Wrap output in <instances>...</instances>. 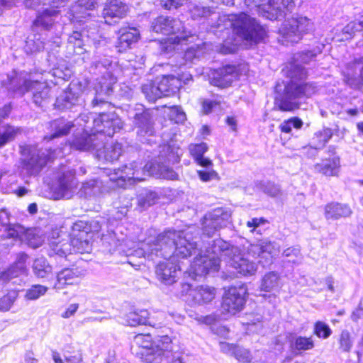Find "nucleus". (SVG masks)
Wrapping results in <instances>:
<instances>
[{
  "label": "nucleus",
  "mask_w": 363,
  "mask_h": 363,
  "mask_svg": "<svg viewBox=\"0 0 363 363\" xmlns=\"http://www.w3.org/2000/svg\"><path fill=\"white\" fill-rule=\"evenodd\" d=\"M198 230L191 226L182 230H167L156 238H148L143 244L144 256L153 259L154 257H164L166 260L160 262L156 267L155 274L157 279L166 285L176 282L180 268L174 263V257L186 258L196 252L197 242L194 241L193 235Z\"/></svg>",
  "instance_id": "nucleus-1"
},
{
  "label": "nucleus",
  "mask_w": 363,
  "mask_h": 363,
  "mask_svg": "<svg viewBox=\"0 0 363 363\" xmlns=\"http://www.w3.org/2000/svg\"><path fill=\"white\" fill-rule=\"evenodd\" d=\"M199 250L191 264L190 273L195 277L204 276L211 271H218L220 263L224 262L243 276H252L257 269L256 263L244 257L240 248L218 238L214 240L205 254Z\"/></svg>",
  "instance_id": "nucleus-2"
},
{
  "label": "nucleus",
  "mask_w": 363,
  "mask_h": 363,
  "mask_svg": "<svg viewBox=\"0 0 363 363\" xmlns=\"http://www.w3.org/2000/svg\"><path fill=\"white\" fill-rule=\"evenodd\" d=\"M219 21L224 23V27L230 26L233 28L234 34L240 39L234 38L233 40L226 39L222 45L220 51L223 54H230L236 52L240 40H245L250 43H257L262 41L266 36L265 28L258 22L245 13L237 14L223 15L219 17Z\"/></svg>",
  "instance_id": "nucleus-3"
},
{
  "label": "nucleus",
  "mask_w": 363,
  "mask_h": 363,
  "mask_svg": "<svg viewBox=\"0 0 363 363\" xmlns=\"http://www.w3.org/2000/svg\"><path fill=\"white\" fill-rule=\"evenodd\" d=\"M9 91L22 96L26 92L33 93V101L40 106L50 97V88L45 81L33 79L31 74L22 72L9 79Z\"/></svg>",
  "instance_id": "nucleus-4"
},
{
  "label": "nucleus",
  "mask_w": 363,
  "mask_h": 363,
  "mask_svg": "<svg viewBox=\"0 0 363 363\" xmlns=\"http://www.w3.org/2000/svg\"><path fill=\"white\" fill-rule=\"evenodd\" d=\"M94 67L102 76L95 86V96L92 100L94 107L108 104V97L112 94L113 85L116 82V78L112 74L113 65L110 59H100L94 63Z\"/></svg>",
  "instance_id": "nucleus-5"
},
{
  "label": "nucleus",
  "mask_w": 363,
  "mask_h": 363,
  "mask_svg": "<svg viewBox=\"0 0 363 363\" xmlns=\"http://www.w3.org/2000/svg\"><path fill=\"white\" fill-rule=\"evenodd\" d=\"M317 91L313 83L292 84L286 86L284 93L275 98V104L280 110L284 111L298 108V99L302 96H309Z\"/></svg>",
  "instance_id": "nucleus-6"
},
{
  "label": "nucleus",
  "mask_w": 363,
  "mask_h": 363,
  "mask_svg": "<svg viewBox=\"0 0 363 363\" xmlns=\"http://www.w3.org/2000/svg\"><path fill=\"white\" fill-rule=\"evenodd\" d=\"M151 30L157 33L172 35L168 38V41L174 45H178L186 40L191 35L190 32L185 30L182 21L164 16L154 19L151 24Z\"/></svg>",
  "instance_id": "nucleus-7"
},
{
  "label": "nucleus",
  "mask_w": 363,
  "mask_h": 363,
  "mask_svg": "<svg viewBox=\"0 0 363 363\" xmlns=\"http://www.w3.org/2000/svg\"><path fill=\"white\" fill-rule=\"evenodd\" d=\"M184 363L182 354L177 350L174 351L171 338L162 336L157 340L155 347L149 350L147 354V363Z\"/></svg>",
  "instance_id": "nucleus-8"
},
{
  "label": "nucleus",
  "mask_w": 363,
  "mask_h": 363,
  "mask_svg": "<svg viewBox=\"0 0 363 363\" xmlns=\"http://www.w3.org/2000/svg\"><path fill=\"white\" fill-rule=\"evenodd\" d=\"M52 158V152L50 150L28 146L23 150L22 169L28 175L38 174Z\"/></svg>",
  "instance_id": "nucleus-9"
},
{
  "label": "nucleus",
  "mask_w": 363,
  "mask_h": 363,
  "mask_svg": "<svg viewBox=\"0 0 363 363\" xmlns=\"http://www.w3.org/2000/svg\"><path fill=\"white\" fill-rule=\"evenodd\" d=\"M313 29V23L307 17L296 14L288 19L279 31L286 41L298 43L306 33Z\"/></svg>",
  "instance_id": "nucleus-10"
},
{
  "label": "nucleus",
  "mask_w": 363,
  "mask_h": 363,
  "mask_svg": "<svg viewBox=\"0 0 363 363\" xmlns=\"http://www.w3.org/2000/svg\"><path fill=\"white\" fill-rule=\"evenodd\" d=\"M247 294V288L245 284L229 288L223 298L222 312L233 315L241 311L245 303Z\"/></svg>",
  "instance_id": "nucleus-11"
},
{
  "label": "nucleus",
  "mask_w": 363,
  "mask_h": 363,
  "mask_svg": "<svg viewBox=\"0 0 363 363\" xmlns=\"http://www.w3.org/2000/svg\"><path fill=\"white\" fill-rule=\"evenodd\" d=\"M94 133L99 136V141L104 140L105 135L111 137L113 134L123 128V122L113 113H100L99 116L93 120Z\"/></svg>",
  "instance_id": "nucleus-12"
},
{
  "label": "nucleus",
  "mask_w": 363,
  "mask_h": 363,
  "mask_svg": "<svg viewBox=\"0 0 363 363\" xmlns=\"http://www.w3.org/2000/svg\"><path fill=\"white\" fill-rule=\"evenodd\" d=\"M143 172L142 164L133 162L118 169H115L113 172L108 175L110 180L115 182L118 186L125 187L127 182L132 184L131 182L143 180L141 177Z\"/></svg>",
  "instance_id": "nucleus-13"
},
{
  "label": "nucleus",
  "mask_w": 363,
  "mask_h": 363,
  "mask_svg": "<svg viewBox=\"0 0 363 363\" xmlns=\"http://www.w3.org/2000/svg\"><path fill=\"white\" fill-rule=\"evenodd\" d=\"M283 0H245L248 7H262L264 16L270 20H281L285 16Z\"/></svg>",
  "instance_id": "nucleus-14"
},
{
  "label": "nucleus",
  "mask_w": 363,
  "mask_h": 363,
  "mask_svg": "<svg viewBox=\"0 0 363 363\" xmlns=\"http://www.w3.org/2000/svg\"><path fill=\"white\" fill-rule=\"evenodd\" d=\"M129 117L133 119V124L138 128V135L140 137L150 136L154 133L152 115L149 110L139 106L133 111L129 112Z\"/></svg>",
  "instance_id": "nucleus-15"
},
{
  "label": "nucleus",
  "mask_w": 363,
  "mask_h": 363,
  "mask_svg": "<svg viewBox=\"0 0 363 363\" xmlns=\"http://www.w3.org/2000/svg\"><path fill=\"white\" fill-rule=\"evenodd\" d=\"M345 82L350 87L359 89L363 86V56L348 62L342 70Z\"/></svg>",
  "instance_id": "nucleus-16"
},
{
  "label": "nucleus",
  "mask_w": 363,
  "mask_h": 363,
  "mask_svg": "<svg viewBox=\"0 0 363 363\" xmlns=\"http://www.w3.org/2000/svg\"><path fill=\"white\" fill-rule=\"evenodd\" d=\"M74 175V170H68L59 177L55 188V191L59 197L67 199L72 197L77 185Z\"/></svg>",
  "instance_id": "nucleus-17"
},
{
  "label": "nucleus",
  "mask_w": 363,
  "mask_h": 363,
  "mask_svg": "<svg viewBox=\"0 0 363 363\" xmlns=\"http://www.w3.org/2000/svg\"><path fill=\"white\" fill-rule=\"evenodd\" d=\"M104 140L100 142V145L96 148V156L99 160L113 162L121 155L123 147L121 143L118 142L106 143L104 145Z\"/></svg>",
  "instance_id": "nucleus-18"
},
{
  "label": "nucleus",
  "mask_w": 363,
  "mask_h": 363,
  "mask_svg": "<svg viewBox=\"0 0 363 363\" xmlns=\"http://www.w3.org/2000/svg\"><path fill=\"white\" fill-rule=\"evenodd\" d=\"M99 145V138L96 133L88 134L86 130L79 137L76 136L71 143L73 148L82 151L94 150Z\"/></svg>",
  "instance_id": "nucleus-19"
},
{
  "label": "nucleus",
  "mask_w": 363,
  "mask_h": 363,
  "mask_svg": "<svg viewBox=\"0 0 363 363\" xmlns=\"http://www.w3.org/2000/svg\"><path fill=\"white\" fill-rule=\"evenodd\" d=\"M120 35L116 43V48L119 52L125 51L130 48L133 43L138 41L140 32L135 28H124L119 31Z\"/></svg>",
  "instance_id": "nucleus-20"
},
{
  "label": "nucleus",
  "mask_w": 363,
  "mask_h": 363,
  "mask_svg": "<svg viewBox=\"0 0 363 363\" xmlns=\"http://www.w3.org/2000/svg\"><path fill=\"white\" fill-rule=\"evenodd\" d=\"M128 11L127 6L119 0H111L107 3L103 10V16L107 23L111 24L109 20L123 18Z\"/></svg>",
  "instance_id": "nucleus-21"
},
{
  "label": "nucleus",
  "mask_w": 363,
  "mask_h": 363,
  "mask_svg": "<svg viewBox=\"0 0 363 363\" xmlns=\"http://www.w3.org/2000/svg\"><path fill=\"white\" fill-rule=\"evenodd\" d=\"M82 275L78 268H65L57 274L54 288L62 289L65 285L74 284Z\"/></svg>",
  "instance_id": "nucleus-22"
},
{
  "label": "nucleus",
  "mask_w": 363,
  "mask_h": 363,
  "mask_svg": "<svg viewBox=\"0 0 363 363\" xmlns=\"http://www.w3.org/2000/svg\"><path fill=\"white\" fill-rule=\"evenodd\" d=\"M96 5V0H78V1L72 6L71 12L72 13V21H82V18H86L91 16L89 11L95 9Z\"/></svg>",
  "instance_id": "nucleus-23"
},
{
  "label": "nucleus",
  "mask_w": 363,
  "mask_h": 363,
  "mask_svg": "<svg viewBox=\"0 0 363 363\" xmlns=\"http://www.w3.org/2000/svg\"><path fill=\"white\" fill-rule=\"evenodd\" d=\"M352 210L348 205L337 202H332L325 207V217L326 219L337 220L341 218L349 217Z\"/></svg>",
  "instance_id": "nucleus-24"
},
{
  "label": "nucleus",
  "mask_w": 363,
  "mask_h": 363,
  "mask_svg": "<svg viewBox=\"0 0 363 363\" xmlns=\"http://www.w3.org/2000/svg\"><path fill=\"white\" fill-rule=\"evenodd\" d=\"M155 83L162 97L174 94L179 88V82L173 76H162L157 77Z\"/></svg>",
  "instance_id": "nucleus-25"
},
{
  "label": "nucleus",
  "mask_w": 363,
  "mask_h": 363,
  "mask_svg": "<svg viewBox=\"0 0 363 363\" xmlns=\"http://www.w3.org/2000/svg\"><path fill=\"white\" fill-rule=\"evenodd\" d=\"M189 12L191 18L195 20L208 18L210 17L219 19V17L221 16L216 12L215 8L201 5H193L189 9ZM221 22L218 20L216 24V26L220 29H222Z\"/></svg>",
  "instance_id": "nucleus-26"
},
{
  "label": "nucleus",
  "mask_w": 363,
  "mask_h": 363,
  "mask_svg": "<svg viewBox=\"0 0 363 363\" xmlns=\"http://www.w3.org/2000/svg\"><path fill=\"white\" fill-rule=\"evenodd\" d=\"M237 77L235 66L228 65L217 70L213 79L218 86H227L231 84Z\"/></svg>",
  "instance_id": "nucleus-27"
},
{
  "label": "nucleus",
  "mask_w": 363,
  "mask_h": 363,
  "mask_svg": "<svg viewBox=\"0 0 363 363\" xmlns=\"http://www.w3.org/2000/svg\"><path fill=\"white\" fill-rule=\"evenodd\" d=\"M215 297V289L209 286H198L191 291V301L195 304L211 301Z\"/></svg>",
  "instance_id": "nucleus-28"
},
{
  "label": "nucleus",
  "mask_w": 363,
  "mask_h": 363,
  "mask_svg": "<svg viewBox=\"0 0 363 363\" xmlns=\"http://www.w3.org/2000/svg\"><path fill=\"white\" fill-rule=\"evenodd\" d=\"M333 135V132L329 128H324L317 131L312 139L313 147H309L308 150L311 152L312 155H316L318 150L323 148Z\"/></svg>",
  "instance_id": "nucleus-29"
},
{
  "label": "nucleus",
  "mask_w": 363,
  "mask_h": 363,
  "mask_svg": "<svg viewBox=\"0 0 363 363\" xmlns=\"http://www.w3.org/2000/svg\"><path fill=\"white\" fill-rule=\"evenodd\" d=\"M340 166L339 157H334L323 160L320 163L315 165V169L325 176L332 177L337 174Z\"/></svg>",
  "instance_id": "nucleus-30"
},
{
  "label": "nucleus",
  "mask_w": 363,
  "mask_h": 363,
  "mask_svg": "<svg viewBox=\"0 0 363 363\" xmlns=\"http://www.w3.org/2000/svg\"><path fill=\"white\" fill-rule=\"evenodd\" d=\"M312 337L296 336L290 341V348L295 354H300L303 351L312 350L314 347Z\"/></svg>",
  "instance_id": "nucleus-31"
},
{
  "label": "nucleus",
  "mask_w": 363,
  "mask_h": 363,
  "mask_svg": "<svg viewBox=\"0 0 363 363\" xmlns=\"http://www.w3.org/2000/svg\"><path fill=\"white\" fill-rule=\"evenodd\" d=\"M74 125L73 122L64 118L55 120L51 123V128L53 130V133L50 136L49 139L51 140L67 135L70 132L71 128Z\"/></svg>",
  "instance_id": "nucleus-32"
},
{
  "label": "nucleus",
  "mask_w": 363,
  "mask_h": 363,
  "mask_svg": "<svg viewBox=\"0 0 363 363\" xmlns=\"http://www.w3.org/2000/svg\"><path fill=\"white\" fill-rule=\"evenodd\" d=\"M207 215L220 229L227 226L231 217L230 211L224 208H215L207 213Z\"/></svg>",
  "instance_id": "nucleus-33"
},
{
  "label": "nucleus",
  "mask_w": 363,
  "mask_h": 363,
  "mask_svg": "<svg viewBox=\"0 0 363 363\" xmlns=\"http://www.w3.org/2000/svg\"><path fill=\"white\" fill-rule=\"evenodd\" d=\"M126 323L132 327L140 325H152L150 320L149 313L146 310L130 312L126 315Z\"/></svg>",
  "instance_id": "nucleus-34"
},
{
  "label": "nucleus",
  "mask_w": 363,
  "mask_h": 363,
  "mask_svg": "<svg viewBox=\"0 0 363 363\" xmlns=\"http://www.w3.org/2000/svg\"><path fill=\"white\" fill-rule=\"evenodd\" d=\"M280 277L272 272L266 274L261 281L260 289L267 292H276L280 287Z\"/></svg>",
  "instance_id": "nucleus-35"
},
{
  "label": "nucleus",
  "mask_w": 363,
  "mask_h": 363,
  "mask_svg": "<svg viewBox=\"0 0 363 363\" xmlns=\"http://www.w3.org/2000/svg\"><path fill=\"white\" fill-rule=\"evenodd\" d=\"M207 145L204 143L200 144H191L189 147L191 155L194 157L197 163L203 167H208L211 164V161L203 157L207 151Z\"/></svg>",
  "instance_id": "nucleus-36"
},
{
  "label": "nucleus",
  "mask_w": 363,
  "mask_h": 363,
  "mask_svg": "<svg viewBox=\"0 0 363 363\" xmlns=\"http://www.w3.org/2000/svg\"><path fill=\"white\" fill-rule=\"evenodd\" d=\"M72 253L89 252L91 250V245L87 239L83 238V233L74 235L69 242Z\"/></svg>",
  "instance_id": "nucleus-37"
},
{
  "label": "nucleus",
  "mask_w": 363,
  "mask_h": 363,
  "mask_svg": "<svg viewBox=\"0 0 363 363\" xmlns=\"http://www.w3.org/2000/svg\"><path fill=\"white\" fill-rule=\"evenodd\" d=\"M33 272L38 278H45L52 274V268L44 257H39L34 260Z\"/></svg>",
  "instance_id": "nucleus-38"
},
{
  "label": "nucleus",
  "mask_w": 363,
  "mask_h": 363,
  "mask_svg": "<svg viewBox=\"0 0 363 363\" xmlns=\"http://www.w3.org/2000/svg\"><path fill=\"white\" fill-rule=\"evenodd\" d=\"M21 132V128L18 127L10 125L2 126L0 128V148L13 140Z\"/></svg>",
  "instance_id": "nucleus-39"
},
{
  "label": "nucleus",
  "mask_w": 363,
  "mask_h": 363,
  "mask_svg": "<svg viewBox=\"0 0 363 363\" xmlns=\"http://www.w3.org/2000/svg\"><path fill=\"white\" fill-rule=\"evenodd\" d=\"M306 76V70L300 65L294 63L288 67L287 77L291 80L289 84H297L296 82L304 79Z\"/></svg>",
  "instance_id": "nucleus-40"
},
{
  "label": "nucleus",
  "mask_w": 363,
  "mask_h": 363,
  "mask_svg": "<svg viewBox=\"0 0 363 363\" xmlns=\"http://www.w3.org/2000/svg\"><path fill=\"white\" fill-rule=\"evenodd\" d=\"M44 48V42L37 35H34L33 37H28L24 47L25 52L27 54H34L42 51Z\"/></svg>",
  "instance_id": "nucleus-41"
},
{
  "label": "nucleus",
  "mask_w": 363,
  "mask_h": 363,
  "mask_svg": "<svg viewBox=\"0 0 363 363\" xmlns=\"http://www.w3.org/2000/svg\"><path fill=\"white\" fill-rule=\"evenodd\" d=\"M103 245L106 246L109 252L116 250L118 247L121 246L124 242V239L119 238L116 236L115 232H108L106 235H103L101 238Z\"/></svg>",
  "instance_id": "nucleus-42"
},
{
  "label": "nucleus",
  "mask_w": 363,
  "mask_h": 363,
  "mask_svg": "<svg viewBox=\"0 0 363 363\" xmlns=\"http://www.w3.org/2000/svg\"><path fill=\"white\" fill-rule=\"evenodd\" d=\"M261 246L263 250V258L270 262L272 258L278 255L280 251L278 244L268 240H261Z\"/></svg>",
  "instance_id": "nucleus-43"
},
{
  "label": "nucleus",
  "mask_w": 363,
  "mask_h": 363,
  "mask_svg": "<svg viewBox=\"0 0 363 363\" xmlns=\"http://www.w3.org/2000/svg\"><path fill=\"white\" fill-rule=\"evenodd\" d=\"M82 191L86 196H99L102 194L101 182L96 179L88 181L83 184Z\"/></svg>",
  "instance_id": "nucleus-44"
},
{
  "label": "nucleus",
  "mask_w": 363,
  "mask_h": 363,
  "mask_svg": "<svg viewBox=\"0 0 363 363\" xmlns=\"http://www.w3.org/2000/svg\"><path fill=\"white\" fill-rule=\"evenodd\" d=\"M79 95L73 93L72 89L65 91L60 97L57 98V102L59 106H62L64 108H69L72 106L77 104Z\"/></svg>",
  "instance_id": "nucleus-45"
},
{
  "label": "nucleus",
  "mask_w": 363,
  "mask_h": 363,
  "mask_svg": "<svg viewBox=\"0 0 363 363\" xmlns=\"http://www.w3.org/2000/svg\"><path fill=\"white\" fill-rule=\"evenodd\" d=\"M72 254L71 245L69 242L51 244V250L50 255H56L60 257H67L69 255Z\"/></svg>",
  "instance_id": "nucleus-46"
},
{
  "label": "nucleus",
  "mask_w": 363,
  "mask_h": 363,
  "mask_svg": "<svg viewBox=\"0 0 363 363\" xmlns=\"http://www.w3.org/2000/svg\"><path fill=\"white\" fill-rule=\"evenodd\" d=\"M141 89L142 92L150 101H155L157 99L162 97L161 92H160L155 82H149L143 84Z\"/></svg>",
  "instance_id": "nucleus-47"
},
{
  "label": "nucleus",
  "mask_w": 363,
  "mask_h": 363,
  "mask_svg": "<svg viewBox=\"0 0 363 363\" xmlns=\"http://www.w3.org/2000/svg\"><path fill=\"white\" fill-rule=\"evenodd\" d=\"M158 198V195L156 192L150 190H145L138 196V203L141 207L147 208L155 204Z\"/></svg>",
  "instance_id": "nucleus-48"
},
{
  "label": "nucleus",
  "mask_w": 363,
  "mask_h": 363,
  "mask_svg": "<svg viewBox=\"0 0 363 363\" xmlns=\"http://www.w3.org/2000/svg\"><path fill=\"white\" fill-rule=\"evenodd\" d=\"M353 342L351 333L348 330H344L338 338L339 349L343 352H349L352 348Z\"/></svg>",
  "instance_id": "nucleus-49"
},
{
  "label": "nucleus",
  "mask_w": 363,
  "mask_h": 363,
  "mask_svg": "<svg viewBox=\"0 0 363 363\" xmlns=\"http://www.w3.org/2000/svg\"><path fill=\"white\" fill-rule=\"evenodd\" d=\"M302 125L303 121L300 118L294 117L281 123L279 125V128L283 133H290L292 128L300 129Z\"/></svg>",
  "instance_id": "nucleus-50"
},
{
  "label": "nucleus",
  "mask_w": 363,
  "mask_h": 363,
  "mask_svg": "<svg viewBox=\"0 0 363 363\" xmlns=\"http://www.w3.org/2000/svg\"><path fill=\"white\" fill-rule=\"evenodd\" d=\"M201 224L203 233L208 237L213 236L216 232L220 230V228L216 225V223L210 218L207 213L203 217Z\"/></svg>",
  "instance_id": "nucleus-51"
},
{
  "label": "nucleus",
  "mask_w": 363,
  "mask_h": 363,
  "mask_svg": "<svg viewBox=\"0 0 363 363\" xmlns=\"http://www.w3.org/2000/svg\"><path fill=\"white\" fill-rule=\"evenodd\" d=\"M18 297L16 291H11L0 299V310L4 311H9Z\"/></svg>",
  "instance_id": "nucleus-52"
},
{
  "label": "nucleus",
  "mask_w": 363,
  "mask_h": 363,
  "mask_svg": "<svg viewBox=\"0 0 363 363\" xmlns=\"http://www.w3.org/2000/svg\"><path fill=\"white\" fill-rule=\"evenodd\" d=\"M134 342L140 347L146 349L145 354V360L147 361V354L149 350H152L155 347L157 342L155 345L149 348L151 346V336L150 335H144V334H138L134 337Z\"/></svg>",
  "instance_id": "nucleus-53"
},
{
  "label": "nucleus",
  "mask_w": 363,
  "mask_h": 363,
  "mask_svg": "<svg viewBox=\"0 0 363 363\" xmlns=\"http://www.w3.org/2000/svg\"><path fill=\"white\" fill-rule=\"evenodd\" d=\"M48 291V287L43 285H33L27 290L26 297L29 300H35L43 296Z\"/></svg>",
  "instance_id": "nucleus-54"
},
{
  "label": "nucleus",
  "mask_w": 363,
  "mask_h": 363,
  "mask_svg": "<svg viewBox=\"0 0 363 363\" xmlns=\"http://www.w3.org/2000/svg\"><path fill=\"white\" fill-rule=\"evenodd\" d=\"M85 37H88V35H86L85 31H74L71 35L69 36L68 43L69 44L72 45L74 48L81 49L84 45Z\"/></svg>",
  "instance_id": "nucleus-55"
},
{
  "label": "nucleus",
  "mask_w": 363,
  "mask_h": 363,
  "mask_svg": "<svg viewBox=\"0 0 363 363\" xmlns=\"http://www.w3.org/2000/svg\"><path fill=\"white\" fill-rule=\"evenodd\" d=\"M283 256L289 258V261L293 263L298 264L301 262L302 256L300 248L298 247H291L283 252Z\"/></svg>",
  "instance_id": "nucleus-56"
},
{
  "label": "nucleus",
  "mask_w": 363,
  "mask_h": 363,
  "mask_svg": "<svg viewBox=\"0 0 363 363\" xmlns=\"http://www.w3.org/2000/svg\"><path fill=\"white\" fill-rule=\"evenodd\" d=\"M169 118L175 123H183L186 120V114L179 106H172L169 108Z\"/></svg>",
  "instance_id": "nucleus-57"
},
{
  "label": "nucleus",
  "mask_w": 363,
  "mask_h": 363,
  "mask_svg": "<svg viewBox=\"0 0 363 363\" xmlns=\"http://www.w3.org/2000/svg\"><path fill=\"white\" fill-rule=\"evenodd\" d=\"M314 333L318 337L326 339L331 335L332 330L326 323L317 321L315 324Z\"/></svg>",
  "instance_id": "nucleus-58"
},
{
  "label": "nucleus",
  "mask_w": 363,
  "mask_h": 363,
  "mask_svg": "<svg viewBox=\"0 0 363 363\" xmlns=\"http://www.w3.org/2000/svg\"><path fill=\"white\" fill-rule=\"evenodd\" d=\"M363 29V15L357 20L349 23L344 27L342 31L345 34L352 35L357 31H360Z\"/></svg>",
  "instance_id": "nucleus-59"
},
{
  "label": "nucleus",
  "mask_w": 363,
  "mask_h": 363,
  "mask_svg": "<svg viewBox=\"0 0 363 363\" xmlns=\"http://www.w3.org/2000/svg\"><path fill=\"white\" fill-rule=\"evenodd\" d=\"M28 259V255L24 252L18 253L16 255V259L13 264L11 266L18 270L21 274L26 272V262Z\"/></svg>",
  "instance_id": "nucleus-60"
},
{
  "label": "nucleus",
  "mask_w": 363,
  "mask_h": 363,
  "mask_svg": "<svg viewBox=\"0 0 363 363\" xmlns=\"http://www.w3.org/2000/svg\"><path fill=\"white\" fill-rule=\"evenodd\" d=\"M20 275H21V274L18 272L17 269L11 266L7 270L0 274V281L6 283L13 278L17 277Z\"/></svg>",
  "instance_id": "nucleus-61"
},
{
  "label": "nucleus",
  "mask_w": 363,
  "mask_h": 363,
  "mask_svg": "<svg viewBox=\"0 0 363 363\" xmlns=\"http://www.w3.org/2000/svg\"><path fill=\"white\" fill-rule=\"evenodd\" d=\"M321 52V49L318 48L313 50H306L303 52L299 57V60L305 64L309 63L316 55Z\"/></svg>",
  "instance_id": "nucleus-62"
},
{
  "label": "nucleus",
  "mask_w": 363,
  "mask_h": 363,
  "mask_svg": "<svg viewBox=\"0 0 363 363\" xmlns=\"http://www.w3.org/2000/svg\"><path fill=\"white\" fill-rule=\"evenodd\" d=\"M247 253L255 258H263V250L261 246V240H259L256 243L250 244L247 248Z\"/></svg>",
  "instance_id": "nucleus-63"
},
{
  "label": "nucleus",
  "mask_w": 363,
  "mask_h": 363,
  "mask_svg": "<svg viewBox=\"0 0 363 363\" xmlns=\"http://www.w3.org/2000/svg\"><path fill=\"white\" fill-rule=\"evenodd\" d=\"M233 355L239 361L247 362L250 361V352L244 348L236 347Z\"/></svg>",
  "instance_id": "nucleus-64"
}]
</instances>
